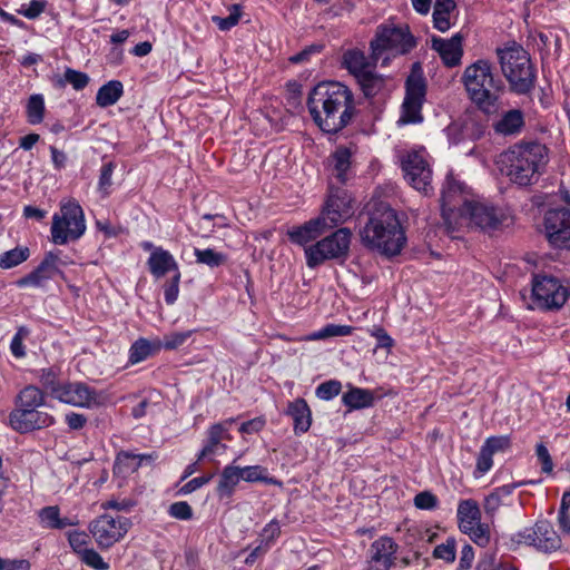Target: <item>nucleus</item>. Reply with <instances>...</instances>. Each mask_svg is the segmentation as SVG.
<instances>
[{"label": "nucleus", "instance_id": "4d7b16f0", "mask_svg": "<svg viewBox=\"0 0 570 570\" xmlns=\"http://www.w3.org/2000/svg\"><path fill=\"white\" fill-rule=\"evenodd\" d=\"M168 513L178 520H190L193 518V509L186 501H178L169 505Z\"/></svg>", "mask_w": 570, "mask_h": 570}, {"label": "nucleus", "instance_id": "58836bf2", "mask_svg": "<svg viewBox=\"0 0 570 570\" xmlns=\"http://www.w3.org/2000/svg\"><path fill=\"white\" fill-rule=\"evenodd\" d=\"M45 98L41 94H33L29 97L26 105L27 121L30 125H38L45 118Z\"/></svg>", "mask_w": 570, "mask_h": 570}, {"label": "nucleus", "instance_id": "c85d7f7f", "mask_svg": "<svg viewBox=\"0 0 570 570\" xmlns=\"http://www.w3.org/2000/svg\"><path fill=\"white\" fill-rule=\"evenodd\" d=\"M286 414L293 419L296 435L307 432L312 424V412L304 399H296L288 403Z\"/></svg>", "mask_w": 570, "mask_h": 570}, {"label": "nucleus", "instance_id": "f3484780", "mask_svg": "<svg viewBox=\"0 0 570 570\" xmlns=\"http://www.w3.org/2000/svg\"><path fill=\"white\" fill-rule=\"evenodd\" d=\"M544 232L556 248L570 250V208H551L544 214Z\"/></svg>", "mask_w": 570, "mask_h": 570}, {"label": "nucleus", "instance_id": "8fccbe9b", "mask_svg": "<svg viewBox=\"0 0 570 570\" xmlns=\"http://www.w3.org/2000/svg\"><path fill=\"white\" fill-rule=\"evenodd\" d=\"M115 165L109 161L102 165L98 181V190L102 194V196H108L110 194V187L112 185V174H114Z\"/></svg>", "mask_w": 570, "mask_h": 570}, {"label": "nucleus", "instance_id": "72a5a7b5", "mask_svg": "<svg viewBox=\"0 0 570 570\" xmlns=\"http://www.w3.org/2000/svg\"><path fill=\"white\" fill-rule=\"evenodd\" d=\"M124 94V86L118 80H110L101 86L96 95L99 107L106 108L115 105Z\"/></svg>", "mask_w": 570, "mask_h": 570}, {"label": "nucleus", "instance_id": "20e7f679", "mask_svg": "<svg viewBox=\"0 0 570 570\" xmlns=\"http://www.w3.org/2000/svg\"><path fill=\"white\" fill-rule=\"evenodd\" d=\"M461 82L470 100L487 116L497 115L501 110L500 96L504 90L503 81L494 76L492 63L479 59L465 67Z\"/></svg>", "mask_w": 570, "mask_h": 570}, {"label": "nucleus", "instance_id": "bf43d9fd", "mask_svg": "<svg viewBox=\"0 0 570 570\" xmlns=\"http://www.w3.org/2000/svg\"><path fill=\"white\" fill-rule=\"evenodd\" d=\"M414 505L421 510H433L438 505V498L430 491H423L414 497Z\"/></svg>", "mask_w": 570, "mask_h": 570}, {"label": "nucleus", "instance_id": "cd10ccee", "mask_svg": "<svg viewBox=\"0 0 570 570\" xmlns=\"http://www.w3.org/2000/svg\"><path fill=\"white\" fill-rule=\"evenodd\" d=\"M156 459V453L135 454L129 451H120L116 456L114 471L117 474L129 475L135 473L144 462L151 463Z\"/></svg>", "mask_w": 570, "mask_h": 570}, {"label": "nucleus", "instance_id": "f257e3e1", "mask_svg": "<svg viewBox=\"0 0 570 570\" xmlns=\"http://www.w3.org/2000/svg\"><path fill=\"white\" fill-rule=\"evenodd\" d=\"M307 108L316 126L326 134H336L355 116L354 96L341 82H321L308 95Z\"/></svg>", "mask_w": 570, "mask_h": 570}, {"label": "nucleus", "instance_id": "6ab92c4d", "mask_svg": "<svg viewBox=\"0 0 570 570\" xmlns=\"http://www.w3.org/2000/svg\"><path fill=\"white\" fill-rule=\"evenodd\" d=\"M38 409H14L9 416L12 429L20 433H28L52 425L55 417Z\"/></svg>", "mask_w": 570, "mask_h": 570}, {"label": "nucleus", "instance_id": "c9c22d12", "mask_svg": "<svg viewBox=\"0 0 570 570\" xmlns=\"http://www.w3.org/2000/svg\"><path fill=\"white\" fill-rule=\"evenodd\" d=\"M38 515L43 528L60 530L72 524L67 518H60V510L57 505L42 508Z\"/></svg>", "mask_w": 570, "mask_h": 570}, {"label": "nucleus", "instance_id": "4c0bfd02", "mask_svg": "<svg viewBox=\"0 0 570 570\" xmlns=\"http://www.w3.org/2000/svg\"><path fill=\"white\" fill-rule=\"evenodd\" d=\"M373 393L358 387L351 389L343 395V403L350 409H363L373 404Z\"/></svg>", "mask_w": 570, "mask_h": 570}, {"label": "nucleus", "instance_id": "6e6552de", "mask_svg": "<svg viewBox=\"0 0 570 570\" xmlns=\"http://www.w3.org/2000/svg\"><path fill=\"white\" fill-rule=\"evenodd\" d=\"M351 237V230L342 227L305 247L306 265L309 268H315L325 261H345L350 253Z\"/></svg>", "mask_w": 570, "mask_h": 570}, {"label": "nucleus", "instance_id": "a19ab883", "mask_svg": "<svg viewBox=\"0 0 570 570\" xmlns=\"http://www.w3.org/2000/svg\"><path fill=\"white\" fill-rule=\"evenodd\" d=\"M30 256L28 247H16L0 255V268L9 269L26 262Z\"/></svg>", "mask_w": 570, "mask_h": 570}, {"label": "nucleus", "instance_id": "37998d69", "mask_svg": "<svg viewBox=\"0 0 570 570\" xmlns=\"http://www.w3.org/2000/svg\"><path fill=\"white\" fill-rule=\"evenodd\" d=\"M353 332V327L348 325L328 324L318 332H315L311 337L314 340H324L334 336H347Z\"/></svg>", "mask_w": 570, "mask_h": 570}, {"label": "nucleus", "instance_id": "e2e57ef3", "mask_svg": "<svg viewBox=\"0 0 570 570\" xmlns=\"http://www.w3.org/2000/svg\"><path fill=\"white\" fill-rule=\"evenodd\" d=\"M46 6V0H31L27 8H22L18 12L28 19H36L45 11Z\"/></svg>", "mask_w": 570, "mask_h": 570}, {"label": "nucleus", "instance_id": "b1692460", "mask_svg": "<svg viewBox=\"0 0 570 570\" xmlns=\"http://www.w3.org/2000/svg\"><path fill=\"white\" fill-rule=\"evenodd\" d=\"M328 228L324 222V217L317 216L316 218L309 219L301 226L293 227L287 232L288 239L296 245L305 246L309 242L316 239Z\"/></svg>", "mask_w": 570, "mask_h": 570}, {"label": "nucleus", "instance_id": "4468645a", "mask_svg": "<svg viewBox=\"0 0 570 570\" xmlns=\"http://www.w3.org/2000/svg\"><path fill=\"white\" fill-rule=\"evenodd\" d=\"M404 177L419 191L432 190V170L424 150L409 151L401 160Z\"/></svg>", "mask_w": 570, "mask_h": 570}, {"label": "nucleus", "instance_id": "3c124183", "mask_svg": "<svg viewBox=\"0 0 570 570\" xmlns=\"http://www.w3.org/2000/svg\"><path fill=\"white\" fill-rule=\"evenodd\" d=\"M558 522L564 533H570V492H566L562 495Z\"/></svg>", "mask_w": 570, "mask_h": 570}, {"label": "nucleus", "instance_id": "09e8293b", "mask_svg": "<svg viewBox=\"0 0 570 570\" xmlns=\"http://www.w3.org/2000/svg\"><path fill=\"white\" fill-rule=\"evenodd\" d=\"M433 557L446 562H453L455 560V539L450 537L444 543L436 546L433 551Z\"/></svg>", "mask_w": 570, "mask_h": 570}, {"label": "nucleus", "instance_id": "c03bdc74", "mask_svg": "<svg viewBox=\"0 0 570 570\" xmlns=\"http://www.w3.org/2000/svg\"><path fill=\"white\" fill-rule=\"evenodd\" d=\"M481 511L479 509L478 502L474 500H462L458 507V519L462 520H473L480 521Z\"/></svg>", "mask_w": 570, "mask_h": 570}, {"label": "nucleus", "instance_id": "5701e85b", "mask_svg": "<svg viewBox=\"0 0 570 570\" xmlns=\"http://www.w3.org/2000/svg\"><path fill=\"white\" fill-rule=\"evenodd\" d=\"M235 419H228L223 422L213 424L208 429V440L205 446L198 454L197 461L207 456L222 454L226 450V444L222 443L223 440H230L228 434L229 426L235 422Z\"/></svg>", "mask_w": 570, "mask_h": 570}, {"label": "nucleus", "instance_id": "2f4dec72", "mask_svg": "<svg viewBox=\"0 0 570 570\" xmlns=\"http://www.w3.org/2000/svg\"><path fill=\"white\" fill-rule=\"evenodd\" d=\"M161 350V341L138 338L129 348V362L137 364Z\"/></svg>", "mask_w": 570, "mask_h": 570}, {"label": "nucleus", "instance_id": "603ef678", "mask_svg": "<svg viewBox=\"0 0 570 570\" xmlns=\"http://www.w3.org/2000/svg\"><path fill=\"white\" fill-rule=\"evenodd\" d=\"M29 330L26 326H20L11 340L10 351L17 357L21 358L26 355L23 340L29 335Z\"/></svg>", "mask_w": 570, "mask_h": 570}, {"label": "nucleus", "instance_id": "412c9836", "mask_svg": "<svg viewBox=\"0 0 570 570\" xmlns=\"http://www.w3.org/2000/svg\"><path fill=\"white\" fill-rule=\"evenodd\" d=\"M60 257L58 253L49 252L46 254L41 263L29 274L19 278L17 285L19 287L33 286L41 287L43 284L53 278L59 272L58 262Z\"/></svg>", "mask_w": 570, "mask_h": 570}, {"label": "nucleus", "instance_id": "a211bd4d", "mask_svg": "<svg viewBox=\"0 0 570 570\" xmlns=\"http://www.w3.org/2000/svg\"><path fill=\"white\" fill-rule=\"evenodd\" d=\"M519 542L532 546L543 552H552L561 547V538L548 520H539L532 528L518 533Z\"/></svg>", "mask_w": 570, "mask_h": 570}, {"label": "nucleus", "instance_id": "423d86ee", "mask_svg": "<svg viewBox=\"0 0 570 570\" xmlns=\"http://www.w3.org/2000/svg\"><path fill=\"white\" fill-rule=\"evenodd\" d=\"M371 59L376 63L384 52L392 56H403L416 47V39L409 26L381 24L370 43Z\"/></svg>", "mask_w": 570, "mask_h": 570}, {"label": "nucleus", "instance_id": "bb28decb", "mask_svg": "<svg viewBox=\"0 0 570 570\" xmlns=\"http://www.w3.org/2000/svg\"><path fill=\"white\" fill-rule=\"evenodd\" d=\"M525 125L524 114L520 109L504 111L492 125L499 136L519 135Z\"/></svg>", "mask_w": 570, "mask_h": 570}, {"label": "nucleus", "instance_id": "39448f33", "mask_svg": "<svg viewBox=\"0 0 570 570\" xmlns=\"http://www.w3.org/2000/svg\"><path fill=\"white\" fill-rule=\"evenodd\" d=\"M495 53L511 90L519 95L531 91L535 82V72L529 53L515 42L497 48Z\"/></svg>", "mask_w": 570, "mask_h": 570}, {"label": "nucleus", "instance_id": "49530a36", "mask_svg": "<svg viewBox=\"0 0 570 570\" xmlns=\"http://www.w3.org/2000/svg\"><path fill=\"white\" fill-rule=\"evenodd\" d=\"M266 469L259 465L245 466L240 468L242 480L246 482H267V483H276L275 480L268 479L264 475Z\"/></svg>", "mask_w": 570, "mask_h": 570}, {"label": "nucleus", "instance_id": "7ed1b4c3", "mask_svg": "<svg viewBox=\"0 0 570 570\" xmlns=\"http://www.w3.org/2000/svg\"><path fill=\"white\" fill-rule=\"evenodd\" d=\"M549 160L548 147L537 141L514 144L501 154L505 175L522 187L535 184L546 173Z\"/></svg>", "mask_w": 570, "mask_h": 570}, {"label": "nucleus", "instance_id": "f03ea898", "mask_svg": "<svg viewBox=\"0 0 570 570\" xmlns=\"http://www.w3.org/2000/svg\"><path fill=\"white\" fill-rule=\"evenodd\" d=\"M364 246L377 250L381 255H399L406 244L405 232L396 212L384 203L377 204L370 212L365 226L360 230Z\"/></svg>", "mask_w": 570, "mask_h": 570}, {"label": "nucleus", "instance_id": "13d9d810", "mask_svg": "<svg viewBox=\"0 0 570 570\" xmlns=\"http://www.w3.org/2000/svg\"><path fill=\"white\" fill-rule=\"evenodd\" d=\"M191 335V332H179L166 335L161 341V348L175 350L181 346Z\"/></svg>", "mask_w": 570, "mask_h": 570}, {"label": "nucleus", "instance_id": "2eb2a0df", "mask_svg": "<svg viewBox=\"0 0 570 570\" xmlns=\"http://www.w3.org/2000/svg\"><path fill=\"white\" fill-rule=\"evenodd\" d=\"M46 389L58 401L78 407H90L96 400L95 390L82 382H48Z\"/></svg>", "mask_w": 570, "mask_h": 570}, {"label": "nucleus", "instance_id": "79ce46f5", "mask_svg": "<svg viewBox=\"0 0 570 570\" xmlns=\"http://www.w3.org/2000/svg\"><path fill=\"white\" fill-rule=\"evenodd\" d=\"M229 16L222 18L218 16L212 17V20L222 31L230 30L233 27L238 24L242 17V7L239 4H233L229 8Z\"/></svg>", "mask_w": 570, "mask_h": 570}, {"label": "nucleus", "instance_id": "69168bd1", "mask_svg": "<svg viewBox=\"0 0 570 570\" xmlns=\"http://www.w3.org/2000/svg\"><path fill=\"white\" fill-rule=\"evenodd\" d=\"M535 454L541 463L542 472L550 473L553 470V462L547 446L543 443L537 444Z\"/></svg>", "mask_w": 570, "mask_h": 570}, {"label": "nucleus", "instance_id": "864d4df0", "mask_svg": "<svg viewBox=\"0 0 570 570\" xmlns=\"http://www.w3.org/2000/svg\"><path fill=\"white\" fill-rule=\"evenodd\" d=\"M180 277H181L180 272H177V273L173 274L169 282H167L164 285L165 302L168 305H173L178 298Z\"/></svg>", "mask_w": 570, "mask_h": 570}, {"label": "nucleus", "instance_id": "7c9ffc66", "mask_svg": "<svg viewBox=\"0 0 570 570\" xmlns=\"http://www.w3.org/2000/svg\"><path fill=\"white\" fill-rule=\"evenodd\" d=\"M240 480V468L235 465L225 466L220 473V478L216 488L217 495L220 499L230 498Z\"/></svg>", "mask_w": 570, "mask_h": 570}, {"label": "nucleus", "instance_id": "1a4fd4ad", "mask_svg": "<svg viewBox=\"0 0 570 570\" xmlns=\"http://www.w3.org/2000/svg\"><path fill=\"white\" fill-rule=\"evenodd\" d=\"M470 190L464 183L448 175L441 194V210L444 223L450 229L461 226L460 217L464 216V209L471 205Z\"/></svg>", "mask_w": 570, "mask_h": 570}, {"label": "nucleus", "instance_id": "393cba45", "mask_svg": "<svg viewBox=\"0 0 570 570\" xmlns=\"http://www.w3.org/2000/svg\"><path fill=\"white\" fill-rule=\"evenodd\" d=\"M332 178L341 185L346 184L353 176L352 151L346 147H337L330 157Z\"/></svg>", "mask_w": 570, "mask_h": 570}, {"label": "nucleus", "instance_id": "338daca9", "mask_svg": "<svg viewBox=\"0 0 570 570\" xmlns=\"http://www.w3.org/2000/svg\"><path fill=\"white\" fill-rule=\"evenodd\" d=\"M281 534V527L279 523L276 520L271 521L267 523L264 529L262 530L261 538L262 542L267 544L268 547L271 543Z\"/></svg>", "mask_w": 570, "mask_h": 570}, {"label": "nucleus", "instance_id": "9b49d317", "mask_svg": "<svg viewBox=\"0 0 570 570\" xmlns=\"http://www.w3.org/2000/svg\"><path fill=\"white\" fill-rule=\"evenodd\" d=\"M131 521L122 515L101 514L89 524V531L100 549H108L129 531Z\"/></svg>", "mask_w": 570, "mask_h": 570}, {"label": "nucleus", "instance_id": "9d476101", "mask_svg": "<svg viewBox=\"0 0 570 570\" xmlns=\"http://www.w3.org/2000/svg\"><path fill=\"white\" fill-rule=\"evenodd\" d=\"M425 94L426 81L422 67L419 62H415L405 81V98L402 105V115L399 119L400 124H417L423 120L421 109Z\"/></svg>", "mask_w": 570, "mask_h": 570}, {"label": "nucleus", "instance_id": "473e14b6", "mask_svg": "<svg viewBox=\"0 0 570 570\" xmlns=\"http://www.w3.org/2000/svg\"><path fill=\"white\" fill-rule=\"evenodd\" d=\"M343 65L355 78H357L362 73L375 67L376 63L373 62L372 66L361 50L352 49L347 50L343 55Z\"/></svg>", "mask_w": 570, "mask_h": 570}, {"label": "nucleus", "instance_id": "0eeeda50", "mask_svg": "<svg viewBox=\"0 0 570 570\" xmlns=\"http://www.w3.org/2000/svg\"><path fill=\"white\" fill-rule=\"evenodd\" d=\"M85 232V214L79 203L75 199L61 203L60 212L52 217V242L57 245H65L79 239Z\"/></svg>", "mask_w": 570, "mask_h": 570}, {"label": "nucleus", "instance_id": "dca6fc26", "mask_svg": "<svg viewBox=\"0 0 570 570\" xmlns=\"http://www.w3.org/2000/svg\"><path fill=\"white\" fill-rule=\"evenodd\" d=\"M464 210V216L460 217L459 222L463 224V220H466L484 233L498 230L505 219V215L498 207L475 200Z\"/></svg>", "mask_w": 570, "mask_h": 570}, {"label": "nucleus", "instance_id": "6e6d98bb", "mask_svg": "<svg viewBox=\"0 0 570 570\" xmlns=\"http://www.w3.org/2000/svg\"><path fill=\"white\" fill-rule=\"evenodd\" d=\"M511 445V440L507 435L501 436H490L488 438L483 445L490 453L494 454L497 452H503L508 450Z\"/></svg>", "mask_w": 570, "mask_h": 570}, {"label": "nucleus", "instance_id": "ea45409f", "mask_svg": "<svg viewBox=\"0 0 570 570\" xmlns=\"http://www.w3.org/2000/svg\"><path fill=\"white\" fill-rule=\"evenodd\" d=\"M196 263L206 265L209 268H216L224 265L227 262V255L220 252H216L212 248H195L194 250Z\"/></svg>", "mask_w": 570, "mask_h": 570}, {"label": "nucleus", "instance_id": "ddd939ff", "mask_svg": "<svg viewBox=\"0 0 570 570\" xmlns=\"http://www.w3.org/2000/svg\"><path fill=\"white\" fill-rule=\"evenodd\" d=\"M354 214L353 199L346 189L330 184V193L320 214L330 229L346 222Z\"/></svg>", "mask_w": 570, "mask_h": 570}, {"label": "nucleus", "instance_id": "c756f323", "mask_svg": "<svg viewBox=\"0 0 570 570\" xmlns=\"http://www.w3.org/2000/svg\"><path fill=\"white\" fill-rule=\"evenodd\" d=\"M456 9L454 0H435L433 9V27L446 32L452 26V13Z\"/></svg>", "mask_w": 570, "mask_h": 570}, {"label": "nucleus", "instance_id": "a878e982", "mask_svg": "<svg viewBox=\"0 0 570 570\" xmlns=\"http://www.w3.org/2000/svg\"><path fill=\"white\" fill-rule=\"evenodd\" d=\"M149 273L155 278H161L168 273H177L179 271L178 263L175 257L163 247L155 248L147 259Z\"/></svg>", "mask_w": 570, "mask_h": 570}, {"label": "nucleus", "instance_id": "774afa93", "mask_svg": "<svg viewBox=\"0 0 570 570\" xmlns=\"http://www.w3.org/2000/svg\"><path fill=\"white\" fill-rule=\"evenodd\" d=\"M31 564L26 559H3L0 557V570H30Z\"/></svg>", "mask_w": 570, "mask_h": 570}, {"label": "nucleus", "instance_id": "052dcab7", "mask_svg": "<svg viewBox=\"0 0 570 570\" xmlns=\"http://www.w3.org/2000/svg\"><path fill=\"white\" fill-rule=\"evenodd\" d=\"M302 87L296 82L288 83L286 106L293 110L302 108Z\"/></svg>", "mask_w": 570, "mask_h": 570}, {"label": "nucleus", "instance_id": "a18cd8bd", "mask_svg": "<svg viewBox=\"0 0 570 570\" xmlns=\"http://www.w3.org/2000/svg\"><path fill=\"white\" fill-rule=\"evenodd\" d=\"M81 561L95 570H107L109 564L104 561L95 549H82L79 551Z\"/></svg>", "mask_w": 570, "mask_h": 570}, {"label": "nucleus", "instance_id": "0e129e2a", "mask_svg": "<svg viewBox=\"0 0 570 570\" xmlns=\"http://www.w3.org/2000/svg\"><path fill=\"white\" fill-rule=\"evenodd\" d=\"M492 456V453H490L484 446H481L476 459L475 472H479L481 475L487 473L493 465Z\"/></svg>", "mask_w": 570, "mask_h": 570}, {"label": "nucleus", "instance_id": "aec40b11", "mask_svg": "<svg viewBox=\"0 0 570 570\" xmlns=\"http://www.w3.org/2000/svg\"><path fill=\"white\" fill-rule=\"evenodd\" d=\"M397 544L389 537L375 540L368 550L366 570H390L396 559Z\"/></svg>", "mask_w": 570, "mask_h": 570}, {"label": "nucleus", "instance_id": "680f3d73", "mask_svg": "<svg viewBox=\"0 0 570 570\" xmlns=\"http://www.w3.org/2000/svg\"><path fill=\"white\" fill-rule=\"evenodd\" d=\"M470 538L480 547H485L490 542V529L487 524L479 522L472 530Z\"/></svg>", "mask_w": 570, "mask_h": 570}, {"label": "nucleus", "instance_id": "4be33fe9", "mask_svg": "<svg viewBox=\"0 0 570 570\" xmlns=\"http://www.w3.org/2000/svg\"><path fill=\"white\" fill-rule=\"evenodd\" d=\"M462 42L463 36L461 33H455L450 39L433 37L432 49L439 53L446 67L452 68L461 63L463 56Z\"/></svg>", "mask_w": 570, "mask_h": 570}, {"label": "nucleus", "instance_id": "5fc2aeb1", "mask_svg": "<svg viewBox=\"0 0 570 570\" xmlns=\"http://www.w3.org/2000/svg\"><path fill=\"white\" fill-rule=\"evenodd\" d=\"M65 80L70 83L73 89L82 90L89 82V77L87 73L67 68L65 71Z\"/></svg>", "mask_w": 570, "mask_h": 570}, {"label": "nucleus", "instance_id": "f704fd0d", "mask_svg": "<svg viewBox=\"0 0 570 570\" xmlns=\"http://www.w3.org/2000/svg\"><path fill=\"white\" fill-rule=\"evenodd\" d=\"M16 404V409L40 407L45 404V394L39 387L28 385L18 394Z\"/></svg>", "mask_w": 570, "mask_h": 570}, {"label": "nucleus", "instance_id": "f8f14e48", "mask_svg": "<svg viewBox=\"0 0 570 570\" xmlns=\"http://www.w3.org/2000/svg\"><path fill=\"white\" fill-rule=\"evenodd\" d=\"M532 295L538 307L559 309L569 298L570 292L556 277L535 276L532 285Z\"/></svg>", "mask_w": 570, "mask_h": 570}, {"label": "nucleus", "instance_id": "e433bc0d", "mask_svg": "<svg viewBox=\"0 0 570 570\" xmlns=\"http://www.w3.org/2000/svg\"><path fill=\"white\" fill-rule=\"evenodd\" d=\"M356 79L364 96L367 98L376 96L385 86V79L373 72L372 69L362 73Z\"/></svg>", "mask_w": 570, "mask_h": 570}, {"label": "nucleus", "instance_id": "de8ad7c7", "mask_svg": "<svg viewBox=\"0 0 570 570\" xmlns=\"http://www.w3.org/2000/svg\"><path fill=\"white\" fill-rule=\"evenodd\" d=\"M342 384L338 381L330 380L316 387L315 394L318 399L328 401L340 394Z\"/></svg>", "mask_w": 570, "mask_h": 570}]
</instances>
